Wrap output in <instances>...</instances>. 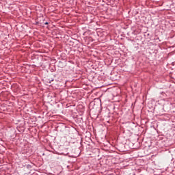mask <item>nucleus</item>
I'll list each match as a JSON object with an SVG mask.
<instances>
[{"label": "nucleus", "instance_id": "obj_1", "mask_svg": "<svg viewBox=\"0 0 175 175\" xmlns=\"http://www.w3.org/2000/svg\"><path fill=\"white\" fill-rule=\"evenodd\" d=\"M44 25H49V23H48V22H46V23H44Z\"/></svg>", "mask_w": 175, "mask_h": 175}, {"label": "nucleus", "instance_id": "obj_2", "mask_svg": "<svg viewBox=\"0 0 175 175\" xmlns=\"http://www.w3.org/2000/svg\"><path fill=\"white\" fill-rule=\"evenodd\" d=\"M51 81H54V80H53V79H52L51 81H49V83H51Z\"/></svg>", "mask_w": 175, "mask_h": 175}]
</instances>
